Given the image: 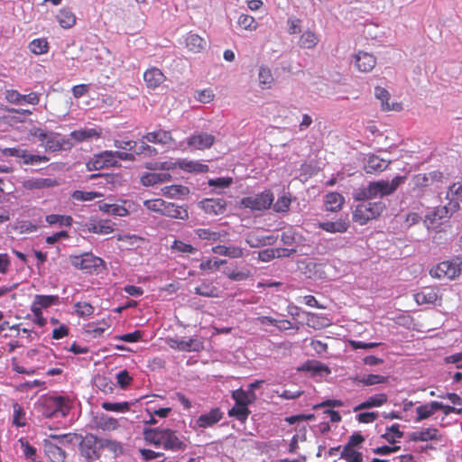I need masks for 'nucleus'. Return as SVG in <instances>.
<instances>
[{"instance_id":"1","label":"nucleus","mask_w":462,"mask_h":462,"mask_svg":"<svg viewBox=\"0 0 462 462\" xmlns=\"http://www.w3.org/2000/svg\"><path fill=\"white\" fill-rule=\"evenodd\" d=\"M144 440L155 447H162L165 450L181 452L188 448L187 440L179 435L177 430L166 428L143 430Z\"/></svg>"},{"instance_id":"2","label":"nucleus","mask_w":462,"mask_h":462,"mask_svg":"<svg viewBox=\"0 0 462 462\" xmlns=\"http://www.w3.org/2000/svg\"><path fill=\"white\" fill-rule=\"evenodd\" d=\"M39 408L46 418L65 417L70 410L69 400L63 396H45L41 400Z\"/></svg>"},{"instance_id":"3","label":"nucleus","mask_w":462,"mask_h":462,"mask_svg":"<svg viewBox=\"0 0 462 462\" xmlns=\"http://www.w3.org/2000/svg\"><path fill=\"white\" fill-rule=\"evenodd\" d=\"M117 446L116 441L101 439L93 434H88L80 443V450L87 459L94 460L100 457V450L103 448L116 449Z\"/></svg>"},{"instance_id":"4","label":"nucleus","mask_w":462,"mask_h":462,"mask_svg":"<svg viewBox=\"0 0 462 462\" xmlns=\"http://www.w3.org/2000/svg\"><path fill=\"white\" fill-rule=\"evenodd\" d=\"M384 208L385 204L382 201H364L356 207L352 217L354 222L363 226L368 221L377 218Z\"/></svg>"},{"instance_id":"5","label":"nucleus","mask_w":462,"mask_h":462,"mask_svg":"<svg viewBox=\"0 0 462 462\" xmlns=\"http://www.w3.org/2000/svg\"><path fill=\"white\" fill-rule=\"evenodd\" d=\"M430 274L438 279L453 280L462 275V259L457 258L443 261L432 267Z\"/></svg>"},{"instance_id":"6","label":"nucleus","mask_w":462,"mask_h":462,"mask_svg":"<svg viewBox=\"0 0 462 462\" xmlns=\"http://www.w3.org/2000/svg\"><path fill=\"white\" fill-rule=\"evenodd\" d=\"M274 200V195L270 189H265L255 196L242 198L240 208H249L252 211H263L271 208Z\"/></svg>"},{"instance_id":"7","label":"nucleus","mask_w":462,"mask_h":462,"mask_svg":"<svg viewBox=\"0 0 462 462\" xmlns=\"http://www.w3.org/2000/svg\"><path fill=\"white\" fill-rule=\"evenodd\" d=\"M442 180L443 173L439 171L415 174L411 180V190L418 194L422 193L434 184L442 182Z\"/></svg>"},{"instance_id":"8","label":"nucleus","mask_w":462,"mask_h":462,"mask_svg":"<svg viewBox=\"0 0 462 462\" xmlns=\"http://www.w3.org/2000/svg\"><path fill=\"white\" fill-rule=\"evenodd\" d=\"M70 263L75 268L87 273L97 271L100 267L104 266V261L91 253L70 256Z\"/></svg>"},{"instance_id":"9","label":"nucleus","mask_w":462,"mask_h":462,"mask_svg":"<svg viewBox=\"0 0 462 462\" xmlns=\"http://www.w3.org/2000/svg\"><path fill=\"white\" fill-rule=\"evenodd\" d=\"M176 167L188 171V172H207L208 171V166L199 162L189 161L187 159L179 160L177 162H163L160 163L158 169L160 170H173Z\"/></svg>"},{"instance_id":"10","label":"nucleus","mask_w":462,"mask_h":462,"mask_svg":"<svg viewBox=\"0 0 462 462\" xmlns=\"http://www.w3.org/2000/svg\"><path fill=\"white\" fill-rule=\"evenodd\" d=\"M88 171H97L105 168L119 166L118 161L115 160L113 151H104L95 154L86 164Z\"/></svg>"},{"instance_id":"11","label":"nucleus","mask_w":462,"mask_h":462,"mask_svg":"<svg viewBox=\"0 0 462 462\" xmlns=\"http://www.w3.org/2000/svg\"><path fill=\"white\" fill-rule=\"evenodd\" d=\"M200 208L208 215H221L226 210V201L222 198L205 199L199 202Z\"/></svg>"},{"instance_id":"12","label":"nucleus","mask_w":462,"mask_h":462,"mask_svg":"<svg viewBox=\"0 0 462 462\" xmlns=\"http://www.w3.org/2000/svg\"><path fill=\"white\" fill-rule=\"evenodd\" d=\"M405 180V176H396L391 181H374L376 196L382 198L393 194Z\"/></svg>"},{"instance_id":"13","label":"nucleus","mask_w":462,"mask_h":462,"mask_svg":"<svg viewBox=\"0 0 462 462\" xmlns=\"http://www.w3.org/2000/svg\"><path fill=\"white\" fill-rule=\"evenodd\" d=\"M184 43L188 51L191 53H200L208 47L207 40L193 32L186 33L184 36Z\"/></svg>"},{"instance_id":"14","label":"nucleus","mask_w":462,"mask_h":462,"mask_svg":"<svg viewBox=\"0 0 462 462\" xmlns=\"http://www.w3.org/2000/svg\"><path fill=\"white\" fill-rule=\"evenodd\" d=\"M143 139L149 143L162 145H168L175 143V139L173 138L171 132L163 129L146 133L143 136Z\"/></svg>"},{"instance_id":"15","label":"nucleus","mask_w":462,"mask_h":462,"mask_svg":"<svg viewBox=\"0 0 462 462\" xmlns=\"http://www.w3.org/2000/svg\"><path fill=\"white\" fill-rule=\"evenodd\" d=\"M143 80L148 88L155 89L166 80V76L160 69L151 67L144 71Z\"/></svg>"},{"instance_id":"16","label":"nucleus","mask_w":462,"mask_h":462,"mask_svg":"<svg viewBox=\"0 0 462 462\" xmlns=\"http://www.w3.org/2000/svg\"><path fill=\"white\" fill-rule=\"evenodd\" d=\"M214 135L208 133H199L197 134H193L187 140L188 145L197 150H204L210 148L214 144Z\"/></svg>"},{"instance_id":"17","label":"nucleus","mask_w":462,"mask_h":462,"mask_svg":"<svg viewBox=\"0 0 462 462\" xmlns=\"http://www.w3.org/2000/svg\"><path fill=\"white\" fill-rule=\"evenodd\" d=\"M44 141L45 149L51 152L60 151L71 146L69 140L61 138L60 134L54 132L48 133L47 138Z\"/></svg>"},{"instance_id":"18","label":"nucleus","mask_w":462,"mask_h":462,"mask_svg":"<svg viewBox=\"0 0 462 462\" xmlns=\"http://www.w3.org/2000/svg\"><path fill=\"white\" fill-rule=\"evenodd\" d=\"M23 187L28 190L44 189L60 185L55 179L50 178H32L23 181Z\"/></svg>"},{"instance_id":"19","label":"nucleus","mask_w":462,"mask_h":462,"mask_svg":"<svg viewBox=\"0 0 462 462\" xmlns=\"http://www.w3.org/2000/svg\"><path fill=\"white\" fill-rule=\"evenodd\" d=\"M355 63L359 71L367 73L374 68L376 59L373 54L360 51L355 56Z\"/></svg>"},{"instance_id":"20","label":"nucleus","mask_w":462,"mask_h":462,"mask_svg":"<svg viewBox=\"0 0 462 462\" xmlns=\"http://www.w3.org/2000/svg\"><path fill=\"white\" fill-rule=\"evenodd\" d=\"M223 418V412L219 408H214L208 413L201 414L198 417L196 424L199 428L207 429L212 427L220 421Z\"/></svg>"},{"instance_id":"21","label":"nucleus","mask_w":462,"mask_h":462,"mask_svg":"<svg viewBox=\"0 0 462 462\" xmlns=\"http://www.w3.org/2000/svg\"><path fill=\"white\" fill-rule=\"evenodd\" d=\"M390 163V161L379 158L378 156L373 154L367 158L364 166V170L366 173L374 174L384 171Z\"/></svg>"},{"instance_id":"22","label":"nucleus","mask_w":462,"mask_h":462,"mask_svg":"<svg viewBox=\"0 0 462 462\" xmlns=\"http://www.w3.org/2000/svg\"><path fill=\"white\" fill-rule=\"evenodd\" d=\"M388 402V396L386 393H381L374 394L368 397L365 402L359 403L356 407H354V411H358L362 410H367L374 407H381L384 405Z\"/></svg>"},{"instance_id":"23","label":"nucleus","mask_w":462,"mask_h":462,"mask_svg":"<svg viewBox=\"0 0 462 462\" xmlns=\"http://www.w3.org/2000/svg\"><path fill=\"white\" fill-rule=\"evenodd\" d=\"M56 20L61 28L70 29L76 24L77 17L71 8L62 7L58 11Z\"/></svg>"},{"instance_id":"24","label":"nucleus","mask_w":462,"mask_h":462,"mask_svg":"<svg viewBox=\"0 0 462 462\" xmlns=\"http://www.w3.org/2000/svg\"><path fill=\"white\" fill-rule=\"evenodd\" d=\"M438 299V290L430 286L424 287L420 291L414 294V300L419 305L433 304Z\"/></svg>"},{"instance_id":"25","label":"nucleus","mask_w":462,"mask_h":462,"mask_svg":"<svg viewBox=\"0 0 462 462\" xmlns=\"http://www.w3.org/2000/svg\"><path fill=\"white\" fill-rule=\"evenodd\" d=\"M162 216L186 220L189 218V212L187 208L179 206L171 202H165Z\"/></svg>"},{"instance_id":"26","label":"nucleus","mask_w":462,"mask_h":462,"mask_svg":"<svg viewBox=\"0 0 462 462\" xmlns=\"http://www.w3.org/2000/svg\"><path fill=\"white\" fill-rule=\"evenodd\" d=\"M375 97L381 101V106L383 111H400L402 106L400 103L389 104L390 93L383 88L377 87L374 89Z\"/></svg>"},{"instance_id":"27","label":"nucleus","mask_w":462,"mask_h":462,"mask_svg":"<svg viewBox=\"0 0 462 462\" xmlns=\"http://www.w3.org/2000/svg\"><path fill=\"white\" fill-rule=\"evenodd\" d=\"M137 204L130 199L121 200V204H112L111 214L118 217H126L137 211Z\"/></svg>"},{"instance_id":"28","label":"nucleus","mask_w":462,"mask_h":462,"mask_svg":"<svg viewBox=\"0 0 462 462\" xmlns=\"http://www.w3.org/2000/svg\"><path fill=\"white\" fill-rule=\"evenodd\" d=\"M374 181L369 182L366 187H360L353 192V199L356 201H367L377 198Z\"/></svg>"},{"instance_id":"29","label":"nucleus","mask_w":462,"mask_h":462,"mask_svg":"<svg viewBox=\"0 0 462 462\" xmlns=\"http://www.w3.org/2000/svg\"><path fill=\"white\" fill-rule=\"evenodd\" d=\"M306 325L311 328L319 330L330 326L331 321L328 318L323 315L308 312Z\"/></svg>"},{"instance_id":"30","label":"nucleus","mask_w":462,"mask_h":462,"mask_svg":"<svg viewBox=\"0 0 462 462\" xmlns=\"http://www.w3.org/2000/svg\"><path fill=\"white\" fill-rule=\"evenodd\" d=\"M410 439L412 441L439 440L440 437L436 428H428L412 432L410 435Z\"/></svg>"},{"instance_id":"31","label":"nucleus","mask_w":462,"mask_h":462,"mask_svg":"<svg viewBox=\"0 0 462 462\" xmlns=\"http://www.w3.org/2000/svg\"><path fill=\"white\" fill-rule=\"evenodd\" d=\"M345 202L344 197L337 192H329L326 195L325 207L328 211L337 212Z\"/></svg>"},{"instance_id":"32","label":"nucleus","mask_w":462,"mask_h":462,"mask_svg":"<svg viewBox=\"0 0 462 462\" xmlns=\"http://www.w3.org/2000/svg\"><path fill=\"white\" fill-rule=\"evenodd\" d=\"M440 406L439 405V402H431L420 406H418L416 408V413L417 417L415 419V421L419 422L423 420H426L432 416L437 411L438 408Z\"/></svg>"},{"instance_id":"33","label":"nucleus","mask_w":462,"mask_h":462,"mask_svg":"<svg viewBox=\"0 0 462 462\" xmlns=\"http://www.w3.org/2000/svg\"><path fill=\"white\" fill-rule=\"evenodd\" d=\"M232 398L236 404L249 405L255 402L257 396L253 391H245L240 388L232 393Z\"/></svg>"},{"instance_id":"34","label":"nucleus","mask_w":462,"mask_h":462,"mask_svg":"<svg viewBox=\"0 0 462 462\" xmlns=\"http://www.w3.org/2000/svg\"><path fill=\"white\" fill-rule=\"evenodd\" d=\"M348 222L343 219L327 221L319 224V227L328 233H345L348 229Z\"/></svg>"},{"instance_id":"35","label":"nucleus","mask_w":462,"mask_h":462,"mask_svg":"<svg viewBox=\"0 0 462 462\" xmlns=\"http://www.w3.org/2000/svg\"><path fill=\"white\" fill-rule=\"evenodd\" d=\"M101 132L95 128H83L74 130L70 133L71 138L74 139L76 142H83L92 138H99Z\"/></svg>"},{"instance_id":"36","label":"nucleus","mask_w":462,"mask_h":462,"mask_svg":"<svg viewBox=\"0 0 462 462\" xmlns=\"http://www.w3.org/2000/svg\"><path fill=\"white\" fill-rule=\"evenodd\" d=\"M387 379L388 378L386 376L371 374L363 376L356 375L352 378V381L355 383H361L365 386H371L374 384L384 383L387 382Z\"/></svg>"},{"instance_id":"37","label":"nucleus","mask_w":462,"mask_h":462,"mask_svg":"<svg viewBox=\"0 0 462 462\" xmlns=\"http://www.w3.org/2000/svg\"><path fill=\"white\" fill-rule=\"evenodd\" d=\"M45 453L51 462H65V451L53 443L45 444Z\"/></svg>"},{"instance_id":"38","label":"nucleus","mask_w":462,"mask_h":462,"mask_svg":"<svg viewBox=\"0 0 462 462\" xmlns=\"http://www.w3.org/2000/svg\"><path fill=\"white\" fill-rule=\"evenodd\" d=\"M114 226L111 220H100L97 223L90 224L88 227L89 232L99 234V235H108L114 231Z\"/></svg>"},{"instance_id":"39","label":"nucleus","mask_w":462,"mask_h":462,"mask_svg":"<svg viewBox=\"0 0 462 462\" xmlns=\"http://www.w3.org/2000/svg\"><path fill=\"white\" fill-rule=\"evenodd\" d=\"M195 293L203 297L217 298L219 296L218 289L212 282H204L195 288Z\"/></svg>"},{"instance_id":"40","label":"nucleus","mask_w":462,"mask_h":462,"mask_svg":"<svg viewBox=\"0 0 462 462\" xmlns=\"http://www.w3.org/2000/svg\"><path fill=\"white\" fill-rule=\"evenodd\" d=\"M60 303V298L58 295H36L32 301V304L38 306L41 309H46L52 305H58Z\"/></svg>"},{"instance_id":"41","label":"nucleus","mask_w":462,"mask_h":462,"mask_svg":"<svg viewBox=\"0 0 462 462\" xmlns=\"http://www.w3.org/2000/svg\"><path fill=\"white\" fill-rule=\"evenodd\" d=\"M162 193L169 198H180L189 193L187 187L182 185H171L162 189Z\"/></svg>"},{"instance_id":"42","label":"nucleus","mask_w":462,"mask_h":462,"mask_svg":"<svg viewBox=\"0 0 462 462\" xmlns=\"http://www.w3.org/2000/svg\"><path fill=\"white\" fill-rule=\"evenodd\" d=\"M195 233L200 239L213 242L222 240L226 236V232H216L208 228H198L195 230Z\"/></svg>"},{"instance_id":"43","label":"nucleus","mask_w":462,"mask_h":462,"mask_svg":"<svg viewBox=\"0 0 462 462\" xmlns=\"http://www.w3.org/2000/svg\"><path fill=\"white\" fill-rule=\"evenodd\" d=\"M319 42L318 36L311 31H305L299 39V46L303 49L314 48Z\"/></svg>"},{"instance_id":"44","label":"nucleus","mask_w":462,"mask_h":462,"mask_svg":"<svg viewBox=\"0 0 462 462\" xmlns=\"http://www.w3.org/2000/svg\"><path fill=\"white\" fill-rule=\"evenodd\" d=\"M251 413L248 405L236 404L228 411L229 417H235L241 422H245Z\"/></svg>"},{"instance_id":"45","label":"nucleus","mask_w":462,"mask_h":462,"mask_svg":"<svg viewBox=\"0 0 462 462\" xmlns=\"http://www.w3.org/2000/svg\"><path fill=\"white\" fill-rule=\"evenodd\" d=\"M19 158H21L23 162L27 165L47 162L49 161V157L46 155L31 154L27 150L23 149H22Z\"/></svg>"},{"instance_id":"46","label":"nucleus","mask_w":462,"mask_h":462,"mask_svg":"<svg viewBox=\"0 0 462 462\" xmlns=\"http://www.w3.org/2000/svg\"><path fill=\"white\" fill-rule=\"evenodd\" d=\"M45 220L49 225H59L60 226H69L73 221L70 216L58 214L48 215Z\"/></svg>"},{"instance_id":"47","label":"nucleus","mask_w":462,"mask_h":462,"mask_svg":"<svg viewBox=\"0 0 462 462\" xmlns=\"http://www.w3.org/2000/svg\"><path fill=\"white\" fill-rule=\"evenodd\" d=\"M29 49L34 54H44L49 51V43L44 38L34 39L29 43Z\"/></svg>"},{"instance_id":"48","label":"nucleus","mask_w":462,"mask_h":462,"mask_svg":"<svg viewBox=\"0 0 462 462\" xmlns=\"http://www.w3.org/2000/svg\"><path fill=\"white\" fill-rule=\"evenodd\" d=\"M402 437L403 432L400 430V425L397 423L386 428L385 433L382 435V438L391 444H394L396 439Z\"/></svg>"},{"instance_id":"49","label":"nucleus","mask_w":462,"mask_h":462,"mask_svg":"<svg viewBox=\"0 0 462 462\" xmlns=\"http://www.w3.org/2000/svg\"><path fill=\"white\" fill-rule=\"evenodd\" d=\"M171 250L174 253L180 254H194L197 252V248L192 245L178 239L173 241L172 245H171Z\"/></svg>"},{"instance_id":"50","label":"nucleus","mask_w":462,"mask_h":462,"mask_svg":"<svg viewBox=\"0 0 462 462\" xmlns=\"http://www.w3.org/2000/svg\"><path fill=\"white\" fill-rule=\"evenodd\" d=\"M346 462H363V454L356 448L344 447L340 455Z\"/></svg>"},{"instance_id":"51","label":"nucleus","mask_w":462,"mask_h":462,"mask_svg":"<svg viewBox=\"0 0 462 462\" xmlns=\"http://www.w3.org/2000/svg\"><path fill=\"white\" fill-rule=\"evenodd\" d=\"M259 83L262 87V88H270L273 82V77L272 74V71L267 67H261L259 69Z\"/></svg>"},{"instance_id":"52","label":"nucleus","mask_w":462,"mask_h":462,"mask_svg":"<svg viewBox=\"0 0 462 462\" xmlns=\"http://www.w3.org/2000/svg\"><path fill=\"white\" fill-rule=\"evenodd\" d=\"M102 196L103 195L100 192L83 190H75L71 194L72 199L78 201H91L95 199L101 198Z\"/></svg>"},{"instance_id":"53","label":"nucleus","mask_w":462,"mask_h":462,"mask_svg":"<svg viewBox=\"0 0 462 462\" xmlns=\"http://www.w3.org/2000/svg\"><path fill=\"white\" fill-rule=\"evenodd\" d=\"M301 370L312 372L313 374H319L321 372H326L327 374L330 373L329 368L327 365L318 361H307L303 364Z\"/></svg>"},{"instance_id":"54","label":"nucleus","mask_w":462,"mask_h":462,"mask_svg":"<svg viewBox=\"0 0 462 462\" xmlns=\"http://www.w3.org/2000/svg\"><path fill=\"white\" fill-rule=\"evenodd\" d=\"M76 314L80 318L90 317L94 313V307L88 302H76L74 304Z\"/></svg>"},{"instance_id":"55","label":"nucleus","mask_w":462,"mask_h":462,"mask_svg":"<svg viewBox=\"0 0 462 462\" xmlns=\"http://www.w3.org/2000/svg\"><path fill=\"white\" fill-rule=\"evenodd\" d=\"M447 197L450 199V200H455L457 204L459 201L462 202V181H457L449 186Z\"/></svg>"},{"instance_id":"56","label":"nucleus","mask_w":462,"mask_h":462,"mask_svg":"<svg viewBox=\"0 0 462 462\" xmlns=\"http://www.w3.org/2000/svg\"><path fill=\"white\" fill-rule=\"evenodd\" d=\"M101 407L108 411H115V412H125L128 411L130 409V405L127 402H103L101 404Z\"/></svg>"},{"instance_id":"57","label":"nucleus","mask_w":462,"mask_h":462,"mask_svg":"<svg viewBox=\"0 0 462 462\" xmlns=\"http://www.w3.org/2000/svg\"><path fill=\"white\" fill-rule=\"evenodd\" d=\"M238 24L248 31H255L258 28V23L249 14H241L238 18Z\"/></svg>"},{"instance_id":"58","label":"nucleus","mask_w":462,"mask_h":462,"mask_svg":"<svg viewBox=\"0 0 462 462\" xmlns=\"http://www.w3.org/2000/svg\"><path fill=\"white\" fill-rule=\"evenodd\" d=\"M135 155H144L146 157H153L158 152L157 149L149 145L148 143L142 142L140 145L136 144V147L134 149Z\"/></svg>"},{"instance_id":"59","label":"nucleus","mask_w":462,"mask_h":462,"mask_svg":"<svg viewBox=\"0 0 462 462\" xmlns=\"http://www.w3.org/2000/svg\"><path fill=\"white\" fill-rule=\"evenodd\" d=\"M165 202L162 199H154L144 200L143 205L148 210L162 215Z\"/></svg>"},{"instance_id":"60","label":"nucleus","mask_w":462,"mask_h":462,"mask_svg":"<svg viewBox=\"0 0 462 462\" xmlns=\"http://www.w3.org/2000/svg\"><path fill=\"white\" fill-rule=\"evenodd\" d=\"M99 427L104 430H115L119 427V423L115 418L105 417L100 419Z\"/></svg>"},{"instance_id":"61","label":"nucleus","mask_w":462,"mask_h":462,"mask_svg":"<svg viewBox=\"0 0 462 462\" xmlns=\"http://www.w3.org/2000/svg\"><path fill=\"white\" fill-rule=\"evenodd\" d=\"M180 351L190 352V351H199L203 346L202 343L195 338H189V340H184V344H181Z\"/></svg>"},{"instance_id":"62","label":"nucleus","mask_w":462,"mask_h":462,"mask_svg":"<svg viewBox=\"0 0 462 462\" xmlns=\"http://www.w3.org/2000/svg\"><path fill=\"white\" fill-rule=\"evenodd\" d=\"M160 176L157 172H148L141 177V182L143 186H152L160 183Z\"/></svg>"},{"instance_id":"63","label":"nucleus","mask_w":462,"mask_h":462,"mask_svg":"<svg viewBox=\"0 0 462 462\" xmlns=\"http://www.w3.org/2000/svg\"><path fill=\"white\" fill-rule=\"evenodd\" d=\"M133 378L126 370L120 371L116 374V382L122 389H125L131 384Z\"/></svg>"},{"instance_id":"64","label":"nucleus","mask_w":462,"mask_h":462,"mask_svg":"<svg viewBox=\"0 0 462 462\" xmlns=\"http://www.w3.org/2000/svg\"><path fill=\"white\" fill-rule=\"evenodd\" d=\"M291 199L282 196L277 199V201L273 205V209L276 212H287L290 208Z\"/></svg>"}]
</instances>
